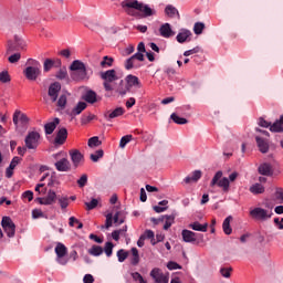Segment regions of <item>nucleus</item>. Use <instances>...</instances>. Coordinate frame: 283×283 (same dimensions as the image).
<instances>
[{"label":"nucleus","instance_id":"1","mask_svg":"<svg viewBox=\"0 0 283 283\" xmlns=\"http://www.w3.org/2000/svg\"><path fill=\"white\" fill-rule=\"evenodd\" d=\"M122 8H124L129 17H136V19H146L147 17L156 15V10L138 0H124Z\"/></svg>","mask_w":283,"mask_h":283},{"label":"nucleus","instance_id":"2","mask_svg":"<svg viewBox=\"0 0 283 283\" xmlns=\"http://www.w3.org/2000/svg\"><path fill=\"white\" fill-rule=\"evenodd\" d=\"M27 66L23 70V74L25 76L27 81H36L39 76H41V62L34 60V59H29L27 61Z\"/></svg>","mask_w":283,"mask_h":283},{"label":"nucleus","instance_id":"3","mask_svg":"<svg viewBox=\"0 0 283 283\" xmlns=\"http://www.w3.org/2000/svg\"><path fill=\"white\" fill-rule=\"evenodd\" d=\"M101 80L104 81L103 86L105 92H114V86L112 85V83H114L115 81H118V75H116V70L112 69L105 72H102Z\"/></svg>","mask_w":283,"mask_h":283},{"label":"nucleus","instance_id":"4","mask_svg":"<svg viewBox=\"0 0 283 283\" xmlns=\"http://www.w3.org/2000/svg\"><path fill=\"white\" fill-rule=\"evenodd\" d=\"M250 217L252 220L266 222V220H271V218H273V211L256 207L250 211Z\"/></svg>","mask_w":283,"mask_h":283},{"label":"nucleus","instance_id":"5","mask_svg":"<svg viewBox=\"0 0 283 283\" xmlns=\"http://www.w3.org/2000/svg\"><path fill=\"white\" fill-rule=\"evenodd\" d=\"M222 170L217 171L210 182V187H216V185H218L222 189V191L227 193V191H229L230 182L229 178H222Z\"/></svg>","mask_w":283,"mask_h":283},{"label":"nucleus","instance_id":"6","mask_svg":"<svg viewBox=\"0 0 283 283\" xmlns=\"http://www.w3.org/2000/svg\"><path fill=\"white\" fill-rule=\"evenodd\" d=\"M127 85L125 87H119L117 90L118 94H120V96H125V94H127V92H129L130 87H142L140 85V80L138 78V76L135 75H127L125 78Z\"/></svg>","mask_w":283,"mask_h":283},{"label":"nucleus","instance_id":"7","mask_svg":"<svg viewBox=\"0 0 283 283\" xmlns=\"http://www.w3.org/2000/svg\"><path fill=\"white\" fill-rule=\"evenodd\" d=\"M1 227L7 233L8 238H14V233H17V226L14 224V221L10 217H3L1 221Z\"/></svg>","mask_w":283,"mask_h":283},{"label":"nucleus","instance_id":"8","mask_svg":"<svg viewBox=\"0 0 283 283\" xmlns=\"http://www.w3.org/2000/svg\"><path fill=\"white\" fill-rule=\"evenodd\" d=\"M39 140H41V134L30 132L24 139L27 149H36L39 147Z\"/></svg>","mask_w":283,"mask_h":283},{"label":"nucleus","instance_id":"9","mask_svg":"<svg viewBox=\"0 0 283 283\" xmlns=\"http://www.w3.org/2000/svg\"><path fill=\"white\" fill-rule=\"evenodd\" d=\"M55 253L57 255V263L62 266H65L67 264V259H65V255H67V248L63 243H57L55 247Z\"/></svg>","mask_w":283,"mask_h":283},{"label":"nucleus","instance_id":"10","mask_svg":"<svg viewBox=\"0 0 283 283\" xmlns=\"http://www.w3.org/2000/svg\"><path fill=\"white\" fill-rule=\"evenodd\" d=\"M150 277L155 283H169V274L163 273V270L155 268L150 271Z\"/></svg>","mask_w":283,"mask_h":283},{"label":"nucleus","instance_id":"11","mask_svg":"<svg viewBox=\"0 0 283 283\" xmlns=\"http://www.w3.org/2000/svg\"><path fill=\"white\" fill-rule=\"evenodd\" d=\"M258 174H260V176H266L268 178H270L274 174L273 165H271L270 163H263L259 165Z\"/></svg>","mask_w":283,"mask_h":283},{"label":"nucleus","instance_id":"12","mask_svg":"<svg viewBox=\"0 0 283 283\" xmlns=\"http://www.w3.org/2000/svg\"><path fill=\"white\" fill-rule=\"evenodd\" d=\"M69 155L71 156V160L74 165V167H78L83 160H85V157L81 154L78 149H71L69 151Z\"/></svg>","mask_w":283,"mask_h":283},{"label":"nucleus","instance_id":"13","mask_svg":"<svg viewBox=\"0 0 283 283\" xmlns=\"http://www.w3.org/2000/svg\"><path fill=\"white\" fill-rule=\"evenodd\" d=\"M59 92H61V83L54 82L49 86V96L53 103H56V99L59 98Z\"/></svg>","mask_w":283,"mask_h":283},{"label":"nucleus","instance_id":"14","mask_svg":"<svg viewBox=\"0 0 283 283\" xmlns=\"http://www.w3.org/2000/svg\"><path fill=\"white\" fill-rule=\"evenodd\" d=\"M159 33L160 36H163L164 39H171V36L176 35V32L171 30V24L169 23L161 24V27L159 28Z\"/></svg>","mask_w":283,"mask_h":283},{"label":"nucleus","instance_id":"15","mask_svg":"<svg viewBox=\"0 0 283 283\" xmlns=\"http://www.w3.org/2000/svg\"><path fill=\"white\" fill-rule=\"evenodd\" d=\"M123 114H125V108L117 107L114 111L106 112L104 114V118H106V120H112L114 118H118L119 116H123Z\"/></svg>","mask_w":283,"mask_h":283},{"label":"nucleus","instance_id":"16","mask_svg":"<svg viewBox=\"0 0 283 283\" xmlns=\"http://www.w3.org/2000/svg\"><path fill=\"white\" fill-rule=\"evenodd\" d=\"M55 169L59 171H70L72 169V164L67 158H62L55 163Z\"/></svg>","mask_w":283,"mask_h":283},{"label":"nucleus","instance_id":"17","mask_svg":"<svg viewBox=\"0 0 283 283\" xmlns=\"http://www.w3.org/2000/svg\"><path fill=\"white\" fill-rule=\"evenodd\" d=\"M52 67H61V59H46L43 64L44 72H50Z\"/></svg>","mask_w":283,"mask_h":283},{"label":"nucleus","instance_id":"18","mask_svg":"<svg viewBox=\"0 0 283 283\" xmlns=\"http://www.w3.org/2000/svg\"><path fill=\"white\" fill-rule=\"evenodd\" d=\"M61 123V119L59 117H55L52 122H49L44 125V132L48 136L51 134H54V129H56V126Z\"/></svg>","mask_w":283,"mask_h":283},{"label":"nucleus","instance_id":"19","mask_svg":"<svg viewBox=\"0 0 283 283\" xmlns=\"http://www.w3.org/2000/svg\"><path fill=\"white\" fill-rule=\"evenodd\" d=\"M67 140V128L62 127L59 129L56 137H55V145H63Z\"/></svg>","mask_w":283,"mask_h":283},{"label":"nucleus","instance_id":"20","mask_svg":"<svg viewBox=\"0 0 283 283\" xmlns=\"http://www.w3.org/2000/svg\"><path fill=\"white\" fill-rule=\"evenodd\" d=\"M71 78L73 81H85L87 78H90L87 76V67L86 69H82L80 71H75L71 73Z\"/></svg>","mask_w":283,"mask_h":283},{"label":"nucleus","instance_id":"21","mask_svg":"<svg viewBox=\"0 0 283 283\" xmlns=\"http://www.w3.org/2000/svg\"><path fill=\"white\" fill-rule=\"evenodd\" d=\"M255 140L259 147V151H261V154H269V142L260 136H256Z\"/></svg>","mask_w":283,"mask_h":283},{"label":"nucleus","instance_id":"22","mask_svg":"<svg viewBox=\"0 0 283 283\" xmlns=\"http://www.w3.org/2000/svg\"><path fill=\"white\" fill-rule=\"evenodd\" d=\"M19 116H20V120L23 125H27V123H30V118L28 117V115L21 113V111H15L13 114V124L14 125H19Z\"/></svg>","mask_w":283,"mask_h":283},{"label":"nucleus","instance_id":"23","mask_svg":"<svg viewBox=\"0 0 283 283\" xmlns=\"http://www.w3.org/2000/svg\"><path fill=\"white\" fill-rule=\"evenodd\" d=\"M181 235H182L184 242L191 243V242H196L197 240L196 232L191 230H182Z\"/></svg>","mask_w":283,"mask_h":283},{"label":"nucleus","instance_id":"24","mask_svg":"<svg viewBox=\"0 0 283 283\" xmlns=\"http://www.w3.org/2000/svg\"><path fill=\"white\" fill-rule=\"evenodd\" d=\"M200 178H202V171L195 170L190 176L186 177L184 181L186 185H189L191 182H198Z\"/></svg>","mask_w":283,"mask_h":283},{"label":"nucleus","instance_id":"25","mask_svg":"<svg viewBox=\"0 0 283 283\" xmlns=\"http://www.w3.org/2000/svg\"><path fill=\"white\" fill-rule=\"evenodd\" d=\"M87 109V104L85 102H78L77 105L71 111L70 116H78Z\"/></svg>","mask_w":283,"mask_h":283},{"label":"nucleus","instance_id":"26","mask_svg":"<svg viewBox=\"0 0 283 283\" xmlns=\"http://www.w3.org/2000/svg\"><path fill=\"white\" fill-rule=\"evenodd\" d=\"M83 101H85L86 103H90L91 105H94V103H96L97 99V95L96 92L90 90L87 91L84 95H83Z\"/></svg>","mask_w":283,"mask_h":283},{"label":"nucleus","instance_id":"27","mask_svg":"<svg viewBox=\"0 0 283 283\" xmlns=\"http://www.w3.org/2000/svg\"><path fill=\"white\" fill-rule=\"evenodd\" d=\"M231 220H233V217L229 216L223 220L222 229L226 235H231L233 233V229L231 228Z\"/></svg>","mask_w":283,"mask_h":283},{"label":"nucleus","instance_id":"28","mask_svg":"<svg viewBox=\"0 0 283 283\" xmlns=\"http://www.w3.org/2000/svg\"><path fill=\"white\" fill-rule=\"evenodd\" d=\"M189 228L193 231H201L202 233H207V229L209 228V223L201 224L200 222L196 221L189 224Z\"/></svg>","mask_w":283,"mask_h":283},{"label":"nucleus","instance_id":"29","mask_svg":"<svg viewBox=\"0 0 283 283\" xmlns=\"http://www.w3.org/2000/svg\"><path fill=\"white\" fill-rule=\"evenodd\" d=\"M56 202V192L54 190H49L46 197H44V205L50 206Z\"/></svg>","mask_w":283,"mask_h":283},{"label":"nucleus","instance_id":"30","mask_svg":"<svg viewBox=\"0 0 283 283\" xmlns=\"http://www.w3.org/2000/svg\"><path fill=\"white\" fill-rule=\"evenodd\" d=\"M87 252L90 255L98 258L99 255H103V247L94 244L88 249Z\"/></svg>","mask_w":283,"mask_h":283},{"label":"nucleus","instance_id":"31","mask_svg":"<svg viewBox=\"0 0 283 283\" xmlns=\"http://www.w3.org/2000/svg\"><path fill=\"white\" fill-rule=\"evenodd\" d=\"M249 191L250 193L258 196L260 193H264L265 188L262 186V184H254L250 187Z\"/></svg>","mask_w":283,"mask_h":283},{"label":"nucleus","instance_id":"32","mask_svg":"<svg viewBox=\"0 0 283 283\" xmlns=\"http://www.w3.org/2000/svg\"><path fill=\"white\" fill-rule=\"evenodd\" d=\"M165 224H164V230L168 231L171 226L174 224V221L176 220V217L174 214H166L164 216Z\"/></svg>","mask_w":283,"mask_h":283},{"label":"nucleus","instance_id":"33","mask_svg":"<svg viewBox=\"0 0 283 283\" xmlns=\"http://www.w3.org/2000/svg\"><path fill=\"white\" fill-rule=\"evenodd\" d=\"M191 35V31L184 30L177 34V41L178 43H185L187 42V39H189Z\"/></svg>","mask_w":283,"mask_h":283},{"label":"nucleus","instance_id":"34","mask_svg":"<svg viewBox=\"0 0 283 283\" xmlns=\"http://www.w3.org/2000/svg\"><path fill=\"white\" fill-rule=\"evenodd\" d=\"M270 132H273L274 134H282L283 132L282 122L277 119L273 124H270Z\"/></svg>","mask_w":283,"mask_h":283},{"label":"nucleus","instance_id":"35","mask_svg":"<svg viewBox=\"0 0 283 283\" xmlns=\"http://www.w3.org/2000/svg\"><path fill=\"white\" fill-rule=\"evenodd\" d=\"M85 63L78 61V60H75L72 62L71 66H70V70L71 72H77L80 70H85Z\"/></svg>","mask_w":283,"mask_h":283},{"label":"nucleus","instance_id":"36","mask_svg":"<svg viewBox=\"0 0 283 283\" xmlns=\"http://www.w3.org/2000/svg\"><path fill=\"white\" fill-rule=\"evenodd\" d=\"M125 70H138V67H142L140 63H137L136 60H132L129 64V57L124 63Z\"/></svg>","mask_w":283,"mask_h":283},{"label":"nucleus","instance_id":"37","mask_svg":"<svg viewBox=\"0 0 283 283\" xmlns=\"http://www.w3.org/2000/svg\"><path fill=\"white\" fill-rule=\"evenodd\" d=\"M103 252L105 253L106 258H112L114 254V243L111 241L106 242Z\"/></svg>","mask_w":283,"mask_h":283},{"label":"nucleus","instance_id":"38","mask_svg":"<svg viewBox=\"0 0 283 283\" xmlns=\"http://www.w3.org/2000/svg\"><path fill=\"white\" fill-rule=\"evenodd\" d=\"M170 118H171V120H174L176 123V125H187V123H189V120H187V118L180 117L176 113H172L170 115Z\"/></svg>","mask_w":283,"mask_h":283},{"label":"nucleus","instance_id":"39","mask_svg":"<svg viewBox=\"0 0 283 283\" xmlns=\"http://www.w3.org/2000/svg\"><path fill=\"white\" fill-rule=\"evenodd\" d=\"M129 258V252L126 251L125 249H120L117 251V260L118 262H125Z\"/></svg>","mask_w":283,"mask_h":283},{"label":"nucleus","instance_id":"40","mask_svg":"<svg viewBox=\"0 0 283 283\" xmlns=\"http://www.w3.org/2000/svg\"><path fill=\"white\" fill-rule=\"evenodd\" d=\"M103 156H104L103 149H98L95 151V154H91L90 158L93 163H98V160H101Z\"/></svg>","mask_w":283,"mask_h":283},{"label":"nucleus","instance_id":"41","mask_svg":"<svg viewBox=\"0 0 283 283\" xmlns=\"http://www.w3.org/2000/svg\"><path fill=\"white\" fill-rule=\"evenodd\" d=\"M132 138L133 136L132 135H125L120 138V142H119V147L120 149H125V147L127 146V143H132Z\"/></svg>","mask_w":283,"mask_h":283},{"label":"nucleus","instance_id":"42","mask_svg":"<svg viewBox=\"0 0 283 283\" xmlns=\"http://www.w3.org/2000/svg\"><path fill=\"white\" fill-rule=\"evenodd\" d=\"M274 198L279 205H283V188H276Z\"/></svg>","mask_w":283,"mask_h":283},{"label":"nucleus","instance_id":"43","mask_svg":"<svg viewBox=\"0 0 283 283\" xmlns=\"http://www.w3.org/2000/svg\"><path fill=\"white\" fill-rule=\"evenodd\" d=\"M57 202L61 209H65L66 207H70V198L67 197H59Z\"/></svg>","mask_w":283,"mask_h":283},{"label":"nucleus","instance_id":"44","mask_svg":"<svg viewBox=\"0 0 283 283\" xmlns=\"http://www.w3.org/2000/svg\"><path fill=\"white\" fill-rule=\"evenodd\" d=\"M113 63H114V59L106 55L103 57L101 65L102 67H112Z\"/></svg>","mask_w":283,"mask_h":283},{"label":"nucleus","instance_id":"45","mask_svg":"<svg viewBox=\"0 0 283 283\" xmlns=\"http://www.w3.org/2000/svg\"><path fill=\"white\" fill-rule=\"evenodd\" d=\"M165 12L168 17H176V14H178V9L174 6H167Z\"/></svg>","mask_w":283,"mask_h":283},{"label":"nucleus","instance_id":"46","mask_svg":"<svg viewBox=\"0 0 283 283\" xmlns=\"http://www.w3.org/2000/svg\"><path fill=\"white\" fill-rule=\"evenodd\" d=\"M135 60V61H140V62H143V61H145V54H143L142 52H137V53H135L133 56H130L129 57V60H128V65H132V60Z\"/></svg>","mask_w":283,"mask_h":283},{"label":"nucleus","instance_id":"47","mask_svg":"<svg viewBox=\"0 0 283 283\" xmlns=\"http://www.w3.org/2000/svg\"><path fill=\"white\" fill-rule=\"evenodd\" d=\"M102 143L98 139V136L91 137L88 139V147H101Z\"/></svg>","mask_w":283,"mask_h":283},{"label":"nucleus","instance_id":"48","mask_svg":"<svg viewBox=\"0 0 283 283\" xmlns=\"http://www.w3.org/2000/svg\"><path fill=\"white\" fill-rule=\"evenodd\" d=\"M65 105H67V95L63 94L57 101V107H61V109H65Z\"/></svg>","mask_w":283,"mask_h":283},{"label":"nucleus","instance_id":"49","mask_svg":"<svg viewBox=\"0 0 283 283\" xmlns=\"http://www.w3.org/2000/svg\"><path fill=\"white\" fill-rule=\"evenodd\" d=\"M19 42L13 43L12 41L8 42V49H7V54H10V52H17L19 50Z\"/></svg>","mask_w":283,"mask_h":283},{"label":"nucleus","instance_id":"50","mask_svg":"<svg viewBox=\"0 0 283 283\" xmlns=\"http://www.w3.org/2000/svg\"><path fill=\"white\" fill-rule=\"evenodd\" d=\"M202 30H205V23L196 22L193 27L195 34H202Z\"/></svg>","mask_w":283,"mask_h":283},{"label":"nucleus","instance_id":"51","mask_svg":"<svg viewBox=\"0 0 283 283\" xmlns=\"http://www.w3.org/2000/svg\"><path fill=\"white\" fill-rule=\"evenodd\" d=\"M56 78H59L60 81H63L64 78H67V69H60V71L56 73Z\"/></svg>","mask_w":283,"mask_h":283},{"label":"nucleus","instance_id":"52","mask_svg":"<svg viewBox=\"0 0 283 283\" xmlns=\"http://www.w3.org/2000/svg\"><path fill=\"white\" fill-rule=\"evenodd\" d=\"M132 277L135 282H138V283H147V281H145V279L143 277V275L138 272H134L132 273Z\"/></svg>","mask_w":283,"mask_h":283},{"label":"nucleus","instance_id":"53","mask_svg":"<svg viewBox=\"0 0 283 283\" xmlns=\"http://www.w3.org/2000/svg\"><path fill=\"white\" fill-rule=\"evenodd\" d=\"M231 271H233V268H221L220 269V273L222 275V277H231Z\"/></svg>","mask_w":283,"mask_h":283},{"label":"nucleus","instance_id":"54","mask_svg":"<svg viewBox=\"0 0 283 283\" xmlns=\"http://www.w3.org/2000/svg\"><path fill=\"white\" fill-rule=\"evenodd\" d=\"M85 206L88 211H92V209H96V207H98V199H92L91 202H85Z\"/></svg>","mask_w":283,"mask_h":283},{"label":"nucleus","instance_id":"55","mask_svg":"<svg viewBox=\"0 0 283 283\" xmlns=\"http://www.w3.org/2000/svg\"><path fill=\"white\" fill-rule=\"evenodd\" d=\"M0 81L1 83H10V74L8 73V71H2L0 73Z\"/></svg>","mask_w":283,"mask_h":283},{"label":"nucleus","instance_id":"56","mask_svg":"<svg viewBox=\"0 0 283 283\" xmlns=\"http://www.w3.org/2000/svg\"><path fill=\"white\" fill-rule=\"evenodd\" d=\"M167 269H169V271H176L178 269H182V266H180V264H178L177 262L169 261L167 263Z\"/></svg>","mask_w":283,"mask_h":283},{"label":"nucleus","instance_id":"57","mask_svg":"<svg viewBox=\"0 0 283 283\" xmlns=\"http://www.w3.org/2000/svg\"><path fill=\"white\" fill-rule=\"evenodd\" d=\"M9 63H19L21 61V53H14L8 59Z\"/></svg>","mask_w":283,"mask_h":283},{"label":"nucleus","instance_id":"58","mask_svg":"<svg viewBox=\"0 0 283 283\" xmlns=\"http://www.w3.org/2000/svg\"><path fill=\"white\" fill-rule=\"evenodd\" d=\"M78 187L83 188L87 185V175H82L81 178L77 180Z\"/></svg>","mask_w":283,"mask_h":283},{"label":"nucleus","instance_id":"59","mask_svg":"<svg viewBox=\"0 0 283 283\" xmlns=\"http://www.w3.org/2000/svg\"><path fill=\"white\" fill-rule=\"evenodd\" d=\"M114 222V214L108 213L106 216V223H105V228L109 229V227H112V223Z\"/></svg>","mask_w":283,"mask_h":283},{"label":"nucleus","instance_id":"60","mask_svg":"<svg viewBox=\"0 0 283 283\" xmlns=\"http://www.w3.org/2000/svg\"><path fill=\"white\" fill-rule=\"evenodd\" d=\"M259 126L264 127V128H270L271 127V122H268L263 117L259 118Z\"/></svg>","mask_w":283,"mask_h":283},{"label":"nucleus","instance_id":"61","mask_svg":"<svg viewBox=\"0 0 283 283\" xmlns=\"http://www.w3.org/2000/svg\"><path fill=\"white\" fill-rule=\"evenodd\" d=\"M19 163H21V158L20 157H13L9 167L10 169H15L17 165H19Z\"/></svg>","mask_w":283,"mask_h":283},{"label":"nucleus","instance_id":"62","mask_svg":"<svg viewBox=\"0 0 283 283\" xmlns=\"http://www.w3.org/2000/svg\"><path fill=\"white\" fill-rule=\"evenodd\" d=\"M32 218H34V220L38 218H43V211L41 209H34L32 211Z\"/></svg>","mask_w":283,"mask_h":283},{"label":"nucleus","instance_id":"63","mask_svg":"<svg viewBox=\"0 0 283 283\" xmlns=\"http://www.w3.org/2000/svg\"><path fill=\"white\" fill-rule=\"evenodd\" d=\"M200 52V48H193L184 53V56H191V54H198Z\"/></svg>","mask_w":283,"mask_h":283},{"label":"nucleus","instance_id":"64","mask_svg":"<svg viewBox=\"0 0 283 283\" xmlns=\"http://www.w3.org/2000/svg\"><path fill=\"white\" fill-rule=\"evenodd\" d=\"M84 283H94V276L92 274H85L83 277Z\"/></svg>","mask_w":283,"mask_h":283}]
</instances>
